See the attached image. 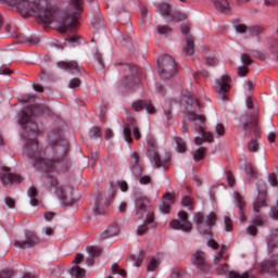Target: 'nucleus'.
Returning a JSON list of instances; mask_svg holds the SVG:
<instances>
[{"mask_svg":"<svg viewBox=\"0 0 278 278\" xmlns=\"http://www.w3.org/2000/svg\"><path fill=\"white\" fill-rule=\"evenodd\" d=\"M0 3L16 8V11L24 16H36L43 25L60 23L63 34L77 27V20L84 12V0H70V12L63 17H60V9L50 5L47 0H0Z\"/></svg>","mask_w":278,"mask_h":278,"instance_id":"1","label":"nucleus"},{"mask_svg":"<svg viewBox=\"0 0 278 278\" xmlns=\"http://www.w3.org/2000/svg\"><path fill=\"white\" fill-rule=\"evenodd\" d=\"M24 153L33 160L34 166H37L46 173H55V170H68L71 168V159H68V141L62 138V130L54 128L48 132V144L40 151L38 141L29 140L24 147Z\"/></svg>","mask_w":278,"mask_h":278,"instance_id":"2","label":"nucleus"},{"mask_svg":"<svg viewBox=\"0 0 278 278\" xmlns=\"http://www.w3.org/2000/svg\"><path fill=\"white\" fill-rule=\"evenodd\" d=\"M245 105L248 110H253V114L245 113L240 116V125L241 129L249 134V131H253L256 138H260V126L257 125V114H260V109L257 108V102L253 97L249 96L245 100Z\"/></svg>","mask_w":278,"mask_h":278,"instance_id":"3","label":"nucleus"},{"mask_svg":"<svg viewBox=\"0 0 278 278\" xmlns=\"http://www.w3.org/2000/svg\"><path fill=\"white\" fill-rule=\"evenodd\" d=\"M193 223L197 226L199 233L212 237V227L216 225V213L211 212L205 219V215L198 212L193 215Z\"/></svg>","mask_w":278,"mask_h":278,"instance_id":"4","label":"nucleus"},{"mask_svg":"<svg viewBox=\"0 0 278 278\" xmlns=\"http://www.w3.org/2000/svg\"><path fill=\"white\" fill-rule=\"evenodd\" d=\"M157 66L161 79H170V77L177 75V63L168 54H164L157 59Z\"/></svg>","mask_w":278,"mask_h":278,"instance_id":"5","label":"nucleus"},{"mask_svg":"<svg viewBox=\"0 0 278 278\" xmlns=\"http://www.w3.org/2000/svg\"><path fill=\"white\" fill-rule=\"evenodd\" d=\"M190 216L186 211L178 212V219H173L169 222V227L172 229H178L185 231V233H190L192 231V222H189Z\"/></svg>","mask_w":278,"mask_h":278,"instance_id":"6","label":"nucleus"},{"mask_svg":"<svg viewBox=\"0 0 278 278\" xmlns=\"http://www.w3.org/2000/svg\"><path fill=\"white\" fill-rule=\"evenodd\" d=\"M186 116L188 121L195 123V125L197 122L201 123V125L199 126V131L204 138V142H214V135L212 132L205 131V126H203L205 125V117L203 115H199L194 111H187Z\"/></svg>","mask_w":278,"mask_h":278,"instance_id":"7","label":"nucleus"},{"mask_svg":"<svg viewBox=\"0 0 278 278\" xmlns=\"http://www.w3.org/2000/svg\"><path fill=\"white\" fill-rule=\"evenodd\" d=\"M229 90H231V78L228 75H223L215 80V92L222 101H229V97H227Z\"/></svg>","mask_w":278,"mask_h":278,"instance_id":"8","label":"nucleus"},{"mask_svg":"<svg viewBox=\"0 0 278 278\" xmlns=\"http://www.w3.org/2000/svg\"><path fill=\"white\" fill-rule=\"evenodd\" d=\"M146 155L150 160V162H154V166L156 168H162V166H166V161H163L160 156V152H157V141H155V139H148V150Z\"/></svg>","mask_w":278,"mask_h":278,"instance_id":"9","label":"nucleus"},{"mask_svg":"<svg viewBox=\"0 0 278 278\" xmlns=\"http://www.w3.org/2000/svg\"><path fill=\"white\" fill-rule=\"evenodd\" d=\"M18 123L23 127L26 136H38V124L31 121V111L23 112Z\"/></svg>","mask_w":278,"mask_h":278,"instance_id":"10","label":"nucleus"},{"mask_svg":"<svg viewBox=\"0 0 278 278\" xmlns=\"http://www.w3.org/2000/svg\"><path fill=\"white\" fill-rule=\"evenodd\" d=\"M0 180L2 181V186L11 188L13 184H21V181H23V177L10 172V167L3 166L1 167Z\"/></svg>","mask_w":278,"mask_h":278,"instance_id":"11","label":"nucleus"},{"mask_svg":"<svg viewBox=\"0 0 278 278\" xmlns=\"http://www.w3.org/2000/svg\"><path fill=\"white\" fill-rule=\"evenodd\" d=\"M124 71H126L127 74L122 84L125 88H134L138 81H140V78H138V66L136 65H125Z\"/></svg>","mask_w":278,"mask_h":278,"instance_id":"12","label":"nucleus"},{"mask_svg":"<svg viewBox=\"0 0 278 278\" xmlns=\"http://www.w3.org/2000/svg\"><path fill=\"white\" fill-rule=\"evenodd\" d=\"M36 244H40V239L36 236V232L30 230L25 231V240L14 241V247L17 249H31V247H36Z\"/></svg>","mask_w":278,"mask_h":278,"instance_id":"13","label":"nucleus"},{"mask_svg":"<svg viewBox=\"0 0 278 278\" xmlns=\"http://www.w3.org/2000/svg\"><path fill=\"white\" fill-rule=\"evenodd\" d=\"M191 264L197 266L199 270L202 273H207L210 270V263H207V256H205V252L198 250L191 255Z\"/></svg>","mask_w":278,"mask_h":278,"instance_id":"14","label":"nucleus"},{"mask_svg":"<svg viewBox=\"0 0 278 278\" xmlns=\"http://www.w3.org/2000/svg\"><path fill=\"white\" fill-rule=\"evenodd\" d=\"M46 186L53 189L56 197H59L61 201H66V189L63 186H60V182H58V178L51 175H47Z\"/></svg>","mask_w":278,"mask_h":278,"instance_id":"15","label":"nucleus"},{"mask_svg":"<svg viewBox=\"0 0 278 278\" xmlns=\"http://www.w3.org/2000/svg\"><path fill=\"white\" fill-rule=\"evenodd\" d=\"M258 198L254 203V212H260L261 207L266 206V182L258 180L256 184Z\"/></svg>","mask_w":278,"mask_h":278,"instance_id":"16","label":"nucleus"},{"mask_svg":"<svg viewBox=\"0 0 278 278\" xmlns=\"http://www.w3.org/2000/svg\"><path fill=\"white\" fill-rule=\"evenodd\" d=\"M108 207H110V202L108 199L103 197V194H98L96 198L93 213L96 216H103L105 212H108Z\"/></svg>","mask_w":278,"mask_h":278,"instance_id":"17","label":"nucleus"},{"mask_svg":"<svg viewBox=\"0 0 278 278\" xmlns=\"http://www.w3.org/2000/svg\"><path fill=\"white\" fill-rule=\"evenodd\" d=\"M131 108L135 112H142V110H146L148 114H155L157 112L153 103L147 100L134 101Z\"/></svg>","mask_w":278,"mask_h":278,"instance_id":"18","label":"nucleus"},{"mask_svg":"<svg viewBox=\"0 0 278 278\" xmlns=\"http://www.w3.org/2000/svg\"><path fill=\"white\" fill-rule=\"evenodd\" d=\"M81 262H84V254H76L75 258H74V266H72L71 268V275L72 277L75 278H84L86 277V269L79 267V264H81Z\"/></svg>","mask_w":278,"mask_h":278,"instance_id":"19","label":"nucleus"},{"mask_svg":"<svg viewBox=\"0 0 278 278\" xmlns=\"http://www.w3.org/2000/svg\"><path fill=\"white\" fill-rule=\"evenodd\" d=\"M173 203H175V193L166 192L162 198V202L159 205V208L163 214H168Z\"/></svg>","mask_w":278,"mask_h":278,"instance_id":"20","label":"nucleus"},{"mask_svg":"<svg viewBox=\"0 0 278 278\" xmlns=\"http://www.w3.org/2000/svg\"><path fill=\"white\" fill-rule=\"evenodd\" d=\"M59 68H63L64 71H68L70 73H84V68L81 65L77 64V61H62L58 63Z\"/></svg>","mask_w":278,"mask_h":278,"instance_id":"21","label":"nucleus"},{"mask_svg":"<svg viewBox=\"0 0 278 278\" xmlns=\"http://www.w3.org/2000/svg\"><path fill=\"white\" fill-rule=\"evenodd\" d=\"M87 253H88V257L86 258V264L87 266H94V258L99 257V255H101V253H103V250L99 247H87Z\"/></svg>","mask_w":278,"mask_h":278,"instance_id":"22","label":"nucleus"},{"mask_svg":"<svg viewBox=\"0 0 278 278\" xmlns=\"http://www.w3.org/2000/svg\"><path fill=\"white\" fill-rule=\"evenodd\" d=\"M131 160H134V165L131 167V172L135 177H140L143 173L142 163L140 162V154L138 152H132L130 154Z\"/></svg>","mask_w":278,"mask_h":278,"instance_id":"23","label":"nucleus"},{"mask_svg":"<svg viewBox=\"0 0 278 278\" xmlns=\"http://www.w3.org/2000/svg\"><path fill=\"white\" fill-rule=\"evenodd\" d=\"M147 205H149V199L147 197L137 198L136 206H137V217L139 219L144 216V212H147Z\"/></svg>","mask_w":278,"mask_h":278,"instance_id":"24","label":"nucleus"},{"mask_svg":"<svg viewBox=\"0 0 278 278\" xmlns=\"http://www.w3.org/2000/svg\"><path fill=\"white\" fill-rule=\"evenodd\" d=\"M156 10L161 16H164V18H170V14L173 13L170 9V4L166 2H162L160 4H156Z\"/></svg>","mask_w":278,"mask_h":278,"instance_id":"25","label":"nucleus"},{"mask_svg":"<svg viewBox=\"0 0 278 278\" xmlns=\"http://www.w3.org/2000/svg\"><path fill=\"white\" fill-rule=\"evenodd\" d=\"M250 134H253L255 139L250 140L248 149L252 153H257V151H260V142H257V140H260L261 136L256 137L253 130L249 131L248 134L244 131V136H250Z\"/></svg>","mask_w":278,"mask_h":278,"instance_id":"26","label":"nucleus"},{"mask_svg":"<svg viewBox=\"0 0 278 278\" xmlns=\"http://www.w3.org/2000/svg\"><path fill=\"white\" fill-rule=\"evenodd\" d=\"M121 230L116 226H109L101 235V240H108V238H114V236H118Z\"/></svg>","mask_w":278,"mask_h":278,"instance_id":"27","label":"nucleus"},{"mask_svg":"<svg viewBox=\"0 0 278 278\" xmlns=\"http://www.w3.org/2000/svg\"><path fill=\"white\" fill-rule=\"evenodd\" d=\"M214 5L218 12H222L223 14H229V11L231 10V7L229 5L228 0H219L215 1Z\"/></svg>","mask_w":278,"mask_h":278,"instance_id":"28","label":"nucleus"},{"mask_svg":"<svg viewBox=\"0 0 278 278\" xmlns=\"http://www.w3.org/2000/svg\"><path fill=\"white\" fill-rule=\"evenodd\" d=\"M186 55H194V37L188 36L187 45L184 47Z\"/></svg>","mask_w":278,"mask_h":278,"instance_id":"29","label":"nucleus"},{"mask_svg":"<svg viewBox=\"0 0 278 278\" xmlns=\"http://www.w3.org/2000/svg\"><path fill=\"white\" fill-rule=\"evenodd\" d=\"M27 194L30 199V205L36 206L38 205L39 201H38V189H36V187L31 186L28 188L27 190Z\"/></svg>","mask_w":278,"mask_h":278,"instance_id":"30","label":"nucleus"},{"mask_svg":"<svg viewBox=\"0 0 278 278\" xmlns=\"http://www.w3.org/2000/svg\"><path fill=\"white\" fill-rule=\"evenodd\" d=\"M248 29L250 36L252 37L261 36V34H264V31H266V27H264L263 25L250 26Z\"/></svg>","mask_w":278,"mask_h":278,"instance_id":"31","label":"nucleus"},{"mask_svg":"<svg viewBox=\"0 0 278 278\" xmlns=\"http://www.w3.org/2000/svg\"><path fill=\"white\" fill-rule=\"evenodd\" d=\"M176 142V150L178 153H186L188 147L186 144V141L181 137H175L174 138Z\"/></svg>","mask_w":278,"mask_h":278,"instance_id":"32","label":"nucleus"},{"mask_svg":"<svg viewBox=\"0 0 278 278\" xmlns=\"http://www.w3.org/2000/svg\"><path fill=\"white\" fill-rule=\"evenodd\" d=\"M187 16L185 13H181L179 11H174L169 15V20L172 23H179V21H186Z\"/></svg>","mask_w":278,"mask_h":278,"instance_id":"33","label":"nucleus"},{"mask_svg":"<svg viewBox=\"0 0 278 278\" xmlns=\"http://www.w3.org/2000/svg\"><path fill=\"white\" fill-rule=\"evenodd\" d=\"M245 174L250 179H256L257 178V172L253 168V165L251 163H245L244 167Z\"/></svg>","mask_w":278,"mask_h":278,"instance_id":"34","label":"nucleus"},{"mask_svg":"<svg viewBox=\"0 0 278 278\" xmlns=\"http://www.w3.org/2000/svg\"><path fill=\"white\" fill-rule=\"evenodd\" d=\"M146 225H150L151 229H155L157 224L155 223V214L149 212L147 214L146 220L143 222Z\"/></svg>","mask_w":278,"mask_h":278,"instance_id":"35","label":"nucleus"},{"mask_svg":"<svg viewBox=\"0 0 278 278\" xmlns=\"http://www.w3.org/2000/svg\"><path fill=\"white\" fill-rule=\"evenodd\" d=\"M124 140L128 143L131 144L134 142V138L131 137V128L129 125L124 126Z\"/></svg>","mask_w":278,"mask_h":278,"instance_id":"36","label":"nucleus"},{"mask_svg":"<svg viewBox=\"0 0 278 278\" xmlns=\"http://www.w3.org/2000/svg\"><path fill=\"white\" fill-rule=\"evenodd\" d=\"M156 31L160 36H168L173 33V28L166 25H159L156 26Z\"/></svg>","mask_w":278,"mask_h":278,"instance_id":"37","label":"nucleus"},{"mask_svg":"<svg viewBox=\"0 0 278 278\" xmlns=\"http://www.w3.org/2000/svg\"><path fill=\"white\" fill-rule=\"evenodd\" d=\"M205 153H207V149L203 147L199 148L193 154L194 162H200V160H203V157H205Z\"/></svg>","mask_w":278,"mask_h":278,"instance_id":"38","label":"nucleus"},{"mask_svg":"<svg viewBox=\"0 0 278 278\" xmlns=\"http://www.w3.org/2000/svg\"><path fill=\"white\" fill-rule=\"evenodd\" d=\"M163 110L167 121H170L173 118V106L170 102H165Z\"/></svg>","mask_w":278,"mask_h":278,"instance_id":"39","label":"nucleus"},{"mask_svg":"<svg viewBox=\"0 0 278 278\" xmlns=\"http://www.w3.org/2000/svg\"><path fill=\"white\" fill-rule=\"evenodd\" d=\"M235 194L238 208L244 210L247 207V202L244 201V198H242V195H240L238 192H236Z\"/></svg>","mask_w":278,"mask_h":278,"instance_id":"40","label":"nucleus"},{"mask_svg":"<svg viewBox=\"0 0 278 278\" xmlns=\"http://www.w3.org/2000/svg\"><path fill=\"white\" fill-rule=\"evenodd\" d=\"M229 260V255L224 254L223 252H218L214 257V264H220V262H227Z\"/></svg>","mask_w":278,"mask_h":278,"instance_id":"41","label":"nucleus"},{"mask_svg":"<svg viewBox=\"0 0 278 278\" xmlns=\"http://www.w3.org/2000/svg\"><path fill=\"white\" fill-rule=\"evenodd\" d=\"M89 138H101V128L93 126L89 130Z\"/></svg>","mask_w":278,"mask_h":278,"instance_id":"42","label":"nucleus"},{"mask_svg":"<svg viewBox=\"0 0 278 278\" xmlns=\"http://www.w3.org/2000/svg\"><path fill=\"white\" fill-rule=\"evenodd\" d=\"M224 225L226 231H233V220L229 216L224 217Z\"/></svg>","mask_w":278,"mask_h":278,"instance_id":"43","label":"nucleus"},{"mask_svg":"<svg viewBox=\"0 0 278 278\" xmlns=\"http://www.w3.org/2000/svg\"><path fill=\"white\" fill-rule=\"evenodd\" d=\"M157 266H160V261H157L156 258H151L147 269L149 273H153L157 268Z\"/></svg>","mask_w":278,"mask_h":278,"instance_id":"44","label":"nucleus"},{"mask_svg":"<svg viewBox=\"0 0 278 278\" xmlns=\"http://www.w3.org/2000/svg\"><path fill=\"white\" fill-rule=\"evenodd\" d=\"M226 180L230 188H233L236 186V177L231 172H226Z\"/></svg>","mask_w":278,"mask_h":278,"instance_id":"45","label":"nucleus"},{"mask_svg":"<svg viewBox=\"0 0 278 278\" xmlns=\"http://www.w3.org/2000/svg\"><path fill=\"white\" fill-rule=\"evenodd\" d=\"M139 184H141V186H149V184H153V178H151V176L149 175H143V176H139Z\"/></svg>","mask_w":278,"mask_h":278,"instance_id":"46","label":"nucleus"},{"mask_svg":"<svg viewBox=\"0 0 278 278\" xmlns=\"http://www.w3.org/2000/svg\"><path fill=\"white\" fill-rule=\"evenodd\" d=\"M241 62L243 66H251V64H253V59H251V55L243 53L241 54Z\"/></svg>","mask_w":278,"mask_h":278,"instance_id":"47","label":"nucleus"},{"mask_svg":"<svg viewBox=\"0 0 278 278\" xmlns=\"http://www.w3.org/2000/svg\"><path fill=\"white\" fill-rule=\"evenodd\" d=\"M113 273H116L117 275H121L122 277H127V271L121 267H118V264L112 265Z\"/></svg>","mask_w":278,"mask_h":278,"instance_id":"48","label":"nucleus"},{"mask_svg":"<svg viewBox=\"0 0 278 278\" xmlns=\"http://www.w3.org/2000/svg\"><path fill=\"white\" fill-rule=\"evenodd\" d=\"M247 66L248 65H241L237 68L239 77H247V75H249V67Z\"/></svg>","mask_w":278,"mask_h":278,"instance_id":"49","label":"nucleus"},{"mask_svg":"<svg viewBox=\"0 0 278 278\" xmlns=\"http://www.w3.org/2000/svg\"><path fill=\"white\" fill-rule=\"evenodd\" d=\"M181 205H184V207H188V210L192 211L193 210L192 198H190L188 195L182 198Z\"/></svg>","mask_w":278,"mask_h":278,"instance_id":"50","label":"nucleus"},{"mask_svg":"<svg viewBox=\"0 0 278 278\" xmlns=\"http://www.w3.org/2000/svg\"><path fill=\"white\" fill-rule=\"evenodd\" d=\"M216 64H218V59H216V56H206V66H216Z\"/></svg>","mask_w":278,"mask_h":278,"instance_id":"51","label":"nucleus"},{"mask_svg":"<svg viewBox=\"0 0 278 278\" xmlns=\"http://www.w3.org/2000/svg\"><path fill=\"white\" fill-rule=\"evenodd\" d=\"M215 131H216L217 138H220V137L225 136V125L217 124L216 128H215Z\"/></svg>","mask_w":278,"mask_h":278,"instance_id":"52","label":"nucleus"},{"mask_svg":"<svg viewBox=\"0 0 278 278\" xmlns=\"http://www.w3.org/2000/svg\"><path fill=\"white\" fill-rule=\"evenodd\" d=\"M147 231H149V227H147V224L143 223L142 225H140L137 228V236H144V233H147Z\"/></svg>","mask_w":278,"mask_h":278,"instance_id":"53","label":"nucleus"},{"mask_svg":"<svg viewBox=\"0 0 278 278\" xmlns=\"http://www.w3.org/2000/svg\"><path fill=\"white\" fill-rule=\"evenodd\" d=\"M142 262H144V251H140L136 257L135 266H141Z\"/></svg>","mask_w":278,"mask_h":278,"instance_id":"54","label":"nucleus"},{"mask_svg":"<svg viewBox=\"0 0 278 278\" xmlns=\"http://www.w3.org/2000/svg\"><path fill=\"white\" fill-rule=\"evenodd\" d=\"M235 29L238 34H247L249 27H247L244 24H237L235 25Z\"/></svg>","mask_w":278,"mask_h":278,"instance_id":"55","label":"nucleus"},{"mask_svg":"<svg viewBox=\"0 0 278 278\" xmlns=\"http://www.w3.org/2000/svg\"><path fill=\"white\" fill-rule=\"evenodd\" d=\"M4 203H5V205H8V207L10 210H14V207L16 205V202L14 201V199H12L10 197L4 198Z\"/></svg>","mask_w":278,"mask_h":278,"instance_id":"56","label":"nucleus"},{"mask_svg":"<svg viewBox=\"0 0 278 278\" xmlns=\"http://www.w3.org/2000/svg\"><path fill=\"white\" fill-rule=\"evenodd\" d=\"M269 216H270V218H273V220H278V207L277 206L270 207Z\"/></svg>","mask_w":278,"mask_h":278,"instance_id":"57","label":"nucleus"},{"mask_svg":"<svg viewBox=\"0 0 278 278\" xmlns=\"http://www.w3.org/2000/svg\"><path fill=\"white\" fill-rule=\"evenodd\" d=\"M14 276V270L5 269L0 274V278H12Z\"/></svg>","mask_w":278,"mask_h":278,"instance_id":"58","label":"nucleus"},{"mask_svg":"<svg viewBox=\"0 0 278 278\" xmlns=\"http://www.w3.org/2000/svg\"><path fill=\"white\" fill-rule=\"evenodd\" d=\"M70 88H79L81 86V80L79 78H73L70 81Z\"/></svg>","mask_w":278,"mask_h":278,"instance_id":"59","label":"nucleus"},{"mask_svg":"<svg viewBox=\"0 0 278 278\" xmlns=\"http://www.w3.org/2000/svg\"><path fill=\"white\" fill-rule=\"evenodd\" d=\"M247 231L250 236H257V226L255 225H250L248 228H247Z\"/></svg>","mask_w":278,"mask_h":278,"instance_id":"60","label":"nucleus"},{"mask_svg":"<svg viewBox=\"0 0 278 278\" xmlns=\"http://www.w3.org/2000/svg\"><path fill=\"white\" fill-rule=\"evenodd\" d=\"M132 136L135 140H140V138L142 137L140 134V128H138V126L132 127Z\"/></svg>","mask_w":278,"mask_h":278,"instance_id":"61","label":"nucleus"},{"mask_svg":"<svg viewBox=\"0 0 278 278\" xmlns=\"http://www.w3.org/2000/svg\"><path fill=\"white\" fill-rule=\"evenodd\" d=\"M253 225L255 227H263L264 225V219L260 216L255 217L253 220H252Z\"/></svg>","mask_w":278,"mask_h":278,"instance_id":"62","label":"nucleus"},{"mask_svg":"<svg viewBox=\"0 0 278 278\" xmlns=\"http://www.w3.org/2000/svg\"><path fill=\"white\" fill-rule=\"evenodd\" d=\"M268 181H269L270 186H277V184H278L277 175L269 174L268 175Z\"/></svg>","mask_w":278,"mask_h":278,"instance_id":"63","label":"nucleus"},{"mask_svg":"<svg viewBox=\"0 0 278 278\" xmlns=\"http://www.w3.org/2000/svg\"><path fill=\"white\" fill-rule=\"evenodd\" d=\"M46 220H48V223H51V220H53V218H55V213L53 212H46L43 214Z\"/></svg>","mask_w":278,"mask_h":278,"instance_id":"64","label":"nucleus"}]
</instances>
